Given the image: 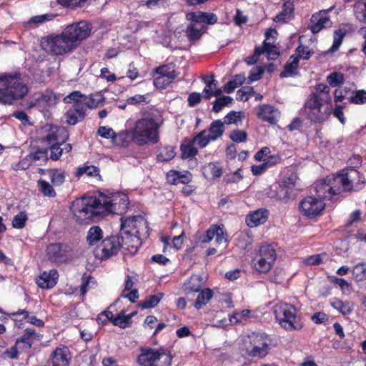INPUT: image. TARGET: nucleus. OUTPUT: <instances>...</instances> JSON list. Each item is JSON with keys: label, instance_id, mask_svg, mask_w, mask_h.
<instances>
[{"label": "nucleus", "instance_id": "423d86ee", "mask_svg": "<svg viewBox=\"0 0 366 366\" xmlns=\"http://www.w3.org/2000/svg\"><path fill=\"white\" fill-rule=\"evenodd\" d=\"M0 104H12L23 99L28 93V87L19 72L0 74Z\"/></svg>", "mask_w": 366, "mask_h": 366}, {"label": "nucleus", "instance_id": "7ed1b4c3", "mask_svg": "<svg viewBox=\"0 0 366 366\" xmlns=\"http://www.w3.org/2000/svg\"><path fill=\"white\" fill-rule=\"evenodd\" d=\"M164 122L162 112L150 109L144 117L136 122L131 132L132 140L139 146L158 143L160 139V128Z\"/></svg>", "mask_w": 366, "mask_h": 366}, {"label": "nucleus", "instance_id": "6e6d98bb", "mask_svg": "<svg viewBox=\"0 0 366 366\" xmlns=\"http://www.w3.org/2000/svg\"><path fill=\"white\" fill-rule=\"evenodd\" d=\"M352 276L356 282L363 281L366 279V266L365 263H358L353 267Z\"/></svg>", "mask_w": 366, "mask_h": 366}, {"label": "nucleus", "instance_id": "6ab92c4d", "mask_svg": "<svg viewBox=\"0 0 366 366\" xmlns=\"http://www.w3.org/2000/svg\"><path fill=\"white\" fill-rule=\"evenodd\" d=\"M121 248L131 254H135L142 245V238L130 232L121 227L119 232Z\"/></svg>", "mask_w": 366, "mask_h": 366}, {"label": "nucleus", "instance_id": "5701e85b", "mask_svg": "<svg viewBox=\"0 0 366 366\" xmlns=\"http://www.w3.org/2000/svg\"><path fill=\"white\" fill-rule=\"evenodd\" d=\"M278 109L273 105L264 104L258 106L257 117L263 122L275 124L277 122Z\"/></svg>", "mask_w": 366, "mask_h": 366}, {"label": "nucleus", "instance_id": "9b49d317", "mask_svg": "<svg viewBox=\"0 0 366 366\" xmlns=\"http://www.w3.org/2000/svg\"><path fill=\"white\" fill-rule=\"evenodd\" d=\"M42 337L43 335L34 328H25L11 346L14 360H18L21 354L30 352L34 345L40 342Z\"/></svg>", "mask_w": 366, "mask_h": 366}, {"label": "nucleus", "instance_id": "bb28decb", "mask_svg": "<svg viewBox=\"0 0 366 366\" xmlns=\"http://www.w3.org/2000/svg\"><path fill=\"white\" fill-rule=\"evenodd\" d=\"M202 173L207 180H215L222 176L223 168L218 162H209L202 166Z\"/></svg>", "mask_w": 366, "mask_h": 366}, {"label": "nucleus", "instance_id": "f704fd0d", "mask_svg": "<svg viewBox=\"0 0 366 366\" xmlns=\"http://www.w3.org/2000/svg\"><path fill=\"white\" fill-rule=\"evenodd\" d=\"M198 292L197 297L194 302V307L197 310H200L210 301L214 295V292L210 288H202Z\"/></svg>", "mask_w": 366, "mask_h": 366}, {"label": "nucleus", "instance_id": "ddd939ff", "mask_svg": "<svg viewBox=\"0 0 366 366\" xmlns=\"http://www.w3.org/2000/svg\"><path fill=\"white\" fill-rule=\"evenodd\" d=\"M277 259L276 249L272 244H263L254 259L255 269L259 273H267L273 267Z\"/></svg>", "mask_w": 366, "mask_h": 366}, {"label": "nucleus", "instance_id": "49530a36", "mask_svg": "<svg viewBox=\"0 0 366 366\" xmlns=\"http://www.w3.org/2000/svg\"><path fill=\"white\" fill-rule=\"evenodd\" d=\"M37 186L41 194L48 197H54L56 193L53 187L52 184H49L44 179H40L37 181Z\"/></svg>", "mask_w": 366, "mask_h": 366}, {"label": "nucleus", "instance_id": "cd10ccee", "mask_svg": "<svg viewBox=\"0 0 366 366\" xmlns=\"http://www.w3.org/2000/svg\"><path fill=\"white\" fill-rule=\"evenodd\" d=\"M300 74L299 61L297 57H295V54L290 56L288 61L284 66L283 70L280 74L281 79L287 77H294Z\"/></svg>", "mask_w": 366, "mask_h": 366}, {"label": "nucleus", "instance_id": "f8f14e48", "mask_svg": "<svg viewBox=\"0 0 366 366\" xmlns=\"http://www.w3.org/2000/svg\"><path fill=\"white\" fill-rule=\"evenodd\" d=\"M81 97V92L74 91L63 99L64 103L72 104V106L65 113L66 123L69 125L74 126L78 122L84 121L86 116L83 104L78 99Z\"/></svg>", "mask_w": 366, "mask_h": 366}, {"label": "nucleus", "instance_id": "ea45409f", "mask_svg": "<svg viewBox=\"0 0 366 366\" xmlns=\"http://www.w3.org/2000/svg\"><path fill=\"white\" fill-rule=\"evenodd\" d=\"M102 237L103 232L101 227L99 226H92L87 232L86 241L89 245L92 246L97 244Z\"/></svg>", "mask_w": 366, "mask_h": 366}, {"label": "nucleus", "instance_id": "a211bd4d", "mask_svg": "<svg viewBox=\"0 0 366 366\" xmlns=\"http://www.w3.org/2000/svg\"><path fill=\"white\" fill-rule=\"evenodd\" d=\"M48 259L56 264L66 262L70 256L69 247L63 243H51L46 247Z\"/></svg>", "mask_w": 366, "mask_h": 366}, {"label": "nucleus", "instance_id": "de8ad7c7", "mask_svg": "<svg viewBox=\"0 0 366 366\" xmlns=\"http://www.w3.org/2000/svg\"><path fill=\"white\" fill-rule=\"evenodd\" d=\"M244 117V113L242 111L236 112L231 111L228 114L225 115L223 119L222 122L225 124H236L238 125L239 123L242 122V120Z\"/></svg>", "mask_w": 366, "mask_h": 366}, {"label": "nucleus", "instance_id": "37998d69", "mask_svg": "<svg viewBox=\"0 0 366 366\" xmlns=\"http://www.w3.org/2000/svg\"><path fill=\"white\" fill-rule=\"evenodd\" d=\"M90 0H56L58 5L64 9H75L85 6Z\"/></svg>", "mask_w": 366, "mask_h": 366}, {"label": "nucleus", "instance_id": "09e8293b", "mask_svg": "<svg viewBox=\"0 0 366 366\" xmlns=\"http://www.w3.org/2000/svg\"><path fill=\"white\" fill-rule=\"evenodd\" d=\"M209 78L211 79L210 80L207 79H204L206 86L203 89V97L205 99H209L212 97V91L216 89L218 84V81L214 79L213 74H212Z\"/></svg>", "mask_w": 366, "mask_h": 366}, {"label": "nucleus", "instance_id": "4d7b16f0", "mask_svg": "<svg viewBox=\"0 0 366 366\" xmlns=\"http://www.w3.org/2000/svg\"><path fill=\"white\" fill-rule=\"evenodd\" d=\"M297 175L295 172H292L287 177H283L277 183L284 187L285 188L292 192L294 187H295Z\"/></svg>", "mask_w": 366, "mask_h": 366}, {"label": "nucleus", "instance_id": "0eeeda50", "mask_svg": "<svg viewBox=\"0 0 366 366\" xmlns=\"http://www.w3.org/2000/svg\"><path fill=\"white\" fill-rule=\"evenodd\" d=\"M275 320L286 331L300 330L304 327L303 322L297 316V308L291 304L279 302L274 306Z\"/></svg>", "mask_w": 366, "mask_h": 366}, {"label": "nucleus", "instance_id": "58836bf2", "mask_svg": "<svg viewBox=\"0 0 366 366\" xmlns=\"http://www.w3.org/2000/svg\"><path fill=\"white\" fill-rule=\"evenodd\" d=\"M245 80L246 78L244 74H235L232 76L231 80L224 84V91L228 94L232 93L237 87L242 86L245 82Z\"/></svg>", "mask_w": 366, "mask_h": 366}, {"label": "nucleus", "instance_id": "1a4fd4ad", "mask_svg": "<svg viewBox=\"0 0 366 366\" xmlns=\"http://www.w3.org/2000/svg\"><path fill=\"white\" fill-rule=\"evenodd\" d=\"M172 357L169 350L142 348L137 357V362L141 366H170Z\"/></svg>", "mask_w": 366, "mask_h": 366}, {"label": "nucleus", "instance_id": "20e7f679", "mask_svg": "<svg viewBox=\"0 0 366 366\" xmlns=\"http://www.w3.org/2000/svg\"><path fill=\"white\" fill-rule=\"evenodd\" d=\"M358 172L354 169L342 170L336 175L327 176L315 185V192L320 199H337L342 192L353 188V182Z\"/></svg>", "mask_w": 366, "mask_h": 366}, {"label": "nucleus", "instance_id": "680f3d73", "mask_svg": "<svg viewBox=\"0 0 366 366\" xmlns=\"http://www.w3.org/2000/svg\"><path fill=\"white\" fill-rule=\"evenodd\" d=\"M28 217L24 212H20L14 216L12 220V227L16 229H22L25 227Z\"/></svg>", "mask_w": 366, "mask_h": 366}, {"label": "nucleus", "instance_id": "473e14b6", "mask_svg": "<svg viewBox=\"0 0 366 366\" xmlns=\"http://www.w3.org/2000/svg\"><path fill=\"white\" fill-rule=\"evenodd\" d=\"M181 158L187 159L194 157L198 154V149L194 146V141L185 139L180 145Z\"/></svg>", "mask_w": 366, "mask_h": 366}, {"label": "nucleus", "instance_id": "4be33fe9", "mask_svg": "<svg viewBox=\"0 0 366 366\" xmlns=\"http://www.w3.org/2000/svg\"><path fill=\"white\" fill-rule=\"evenodd\" d=\"M206 280L200 275L193 274L187 278L182 285V290L186 295L197 293L204 288Z\"/></svg>", "mask_w": 366, "mask_h": 366}, {"label": "nucleus", "instance_id": "aec40b11", "mask_svg": "<svg viewBox=\"0 0 366 366\" xmlns=\"http://www.w3.org/2000/svg\"><path fill=\"white\" fill-rule=\"evenodd\" d=\"M332 24L327 11L322 10L312 15L309 28L312 34H317L322 29L330 27Z\"/></svg>", "mask_w": 366, "mask_h": 366}, {"label": "nucleus", "instance_id": "9d476101", "mask_svg": "<svg viewBox=\"0 0 366 366\" xmlns=\"http://www.w3.org/2000/svg\"><path fill=\"white\" fill-rule=\"evenodd\" d=\"M242 350L250 357H264L269 350L267 335L259 333L248 335L242 341Z\"/></svg>", "mask_w": 366, "mask_h": 366}, {"label": "nucleus", "instance_id": "72a5a7b5", "mask_svg": "<svg viewBox=\"0 0 366 366\" xmlns=\"http://www.w3.org/2000/svg\"><path fill=\"white\" fill-rule=\"evenodd\" d=\"M154 74L166 76L167 79L174 81L178 75L176 71V65L174 63H169L161 65L154 69Z\"/></svg>", "mask_w": 366, "mask_h": 366}, {"label": "nucleus", "instance_id": "a18cd8bd", "mask_svg": "<svg viewBox=\"0 0 366 366\" xmlns=\"http://www.w3.org/2000/svg\"><path fill=\"white\" fill-rule=\"evenodd\" d=\"M51 182L53 186L61 185L65 181V173L58 169H49L47 171Z\"/></svg>", "mask_w": 366, "mask_h": 366}, {"label": "nucleus", "instance_id": "79ce46f5", "mask_svg": "<svg viewBox=\"0 0 366 366\" xmlns=\"http://www.w3.org/2000/svg\"><path fill=\"white\" fill-rule=\"evenodd\" d=\"M217 232V229H213L212 225L205 232H197L195 234V241L197 243L206 244L210 242Z\"/></svg>", "mask_w": 366, "mask_h": 366}, {"label": "nucleus", "instance_id": "774afa93", "mask_svg": "<svg viewBox=\"0 0 366 366\" xmlns=\"http://www.w3.org/2000/svg\"><path fill=\"white\" fill-rule=\"evenodd\" d=\"M187 36L191 41H196L202 36L201 29L197 28L194 24H190L186 30Z\"/></svg>", "mask_w": 366, "mask_h": 366}, {"label": "nucleus", "instance_id": "603ef678", "mask_svg": "<svg viewBox=\"0 0 366 366\" xmlns=\"http://www.w3.org/2000/svg\"><path fill=\"white\" fill-rule=\"evenodd\" d=\"M233 99L229 96L217 97L213 102L212 111L219 113L225 106L232 104Z\"/></svg>", "mask_w": 366, "mask_h": 366}, {"label": "nucleus", "instance_id": "a878e982", "mask_svg": "<svg viewBox=\"0 0 366 366\" xmlns=\"http://www.w3.org/2000/svg\"><path fill=\"white\" fill-rule=\"evenodd\" d=\"M186 17L187 20L195 23L214 24L217 21V17L214 14L199 11L189 12L187 14Z\"/></svg>", "mask_w": 366, "mask_h": 366}, {"label": "nucleus", "instance_id": "c85d7f7f", "mask_svg": "<svg viewBox=\"0 0 366 366\" xmlns=\"http://www.w3.org/2000/svg\"><path fill=\"white\" fill-rule=\"evenodd\" d=\"M268 218L267 209H259L250 212L246 218V222L249 227H257L266 222Z\"/></svg>", "mask_w": 366, "mask_h": 366}, {"label": "nucleus", "instance_id": "f3484780", "mask_svg": "<svg viewBox=\"0 0 366 366\" xmlns=\"http://www.w3.org/2000/svg\"><path fill=\"white\" fill-rule=\"evenodd\" d=\"M121 227L141 238L149 235L147 222L142 217L133 216L126 219L122 217Z\"/></svg>", "mask_w": 366, "mask_h": 366}, {"label": "nucleus", "instance_id": "e433bc0d", "mask_svg": "<svg viewBox=\"0 0 366 366\" xmlns=\"http://www.w3.org/2000/svg\"><path fill=\"white\" fill-rule=\"evenodd\" d=\"M176 154V148L171 145H167L159 150V153L157 154V160L162 163L168 162L172 160Z\"/></svg>", "mask_w": 366, "mask_h": 366}, {"label": "nucleus", "instance_id": "412c9836", "mask_svg": "<svg viewBox=\"0 0 366 366\" xmlns=\"http://www.w3.org/2000/svg\"><path fill=\"white\" fill-rule=\"evenodd\" d=\"M59 279L58 271L51 269L49 272L44 271L36 279V283L38 287L42 290L52 289L57 284Z\"/></svg>", "mask_w": 366, "mask_h": 366}, {"label": "nucleus", "instance_id": "2eb2a0df", "mask_svg": "<svg viewBox=\"0 0 366 366\" xmlns=\"http://www.w3.org/2000/svg\"><path fill=\"white\" fill-rule=\"evenodd\" d=\"M121 245L119 234L107 237L97 246L94 250L95 255L102 260L107 259L118 254Z\"/></svg>", "mask_w": 366, "mask_h": 366}, {"label": "nucleus", "instance_id": "b1692460", "mask_svg": "<svg viewBox=\"0 0 366 366\" xmlns=\"http://www.w3.org/2000/svg\"><path fill=\"white\" fill-rule=\"evenodd\" d=\"M69 356V349L65 345H60L51 355V366H68L70 360Z\"/></svg>", "mask_w": 366, "mask_h": 366}, {"label": "nucleus", "instance_id": "5fc2aeb1", "mask_svg": "<svg viewBox=\"0 0 366 366\" xmlns=\"http://www.w3.org/2000/svg\"><path fill=\"white\" fill-rule=\"evenodd\" d=\"M346 32L345 30L342 29H337L334 32V39L333 43L331 47L329 49L330 52H335L338 50L340 45L342 43L344 36H345Z\"/></svg>", "mask_w": 366, "mask_h": 366}, {"label": "nucleus", "instance_id": "4468645a", "mask_svg": "<svg viewBox=\"0 0 366 366\" xmlns=\"http://www.w3.org/2000/svg\"><path fill=\"white\" fill-rule=\"evenodd\" d=\"M92 29V24L88 21L82 20L66 26L64 31L76 49L91 35Z\"/></svg>", "mask_w": 366, "mask_h": 366}, {"label": "nucleus", "instance_id": "052dcab7", "mask_svg": "<svg viewBox=\"0 0 366 366\" xmlns=\"http://www.w3.org/2000/svg\"><path fill=\"white\" fill-rule=\"evenodd\" d=\"M30 159L33 162L36 161L46 162L49 159L47 149H37L36 151L29 154Z\"/></svg>", "mask_w": 366, "mask_h": 366}, {"label": "nucleus", "instance_id": "bf43d9fd", "mask_svg": "<svg viewBox=\"0 0 366 366\" xmlns=\"http://www.w3.org/2000/svg\"><path fill=\"white\" fill-rule=\"evenodd\" d=\"M247 132L241 129H233L231 131L229 137L234 143H243L247 139Z\"/></svg>", "mask_w": 366, "mask_h": 366}, {"label": "nucleus", "instance_id": "393cba45", "mask_svg": "<svg viewBox=\"0 0 366 366\" xmlns=\"http://www.w3.org/2000/svg\"><path fill=\"white\" fill-rule=\"evenodd\" d=\"M266 195L270 199H275L285 203L292 199V192L277 182L269 186Z\"/></svg>", "mask_w": 366, "mask_h": 366}, {"label": "nucleus", "instance_id": "3c124183", "mask_svg": "<svg viewBox=\"0 0 366 366\" xmlns=\"http://www.w3.org/2000/svg\"><path fill=\"white\" fill-rule=\"evenodd\" d=\"M345 76L341 72L334 71L327 76V81L329 84L327 85L332 87L340 86L344 83Z\"/></svg>", "mask_w": 366, "mask_h": 366}, {"label": "nucleus", "instance_id": "6e6552de", "mask_svg": "<svg viewBox=\"0 0 366 366\" xmlns=\"http://www.w3.org/2000/svg\"><path fill=\"white\" fill-rule=\"evenodd\" d=\"M40 44L43 50L56 56H61L75 49L64 31L59 34H52L42 37Z\"/></svg>", "mask_w": 366, "mask_h": 366}, {"label": "nucleus", "instance_id": "c03bdc74", "mask_svg": "<svg viewBox=\"0 0 366 366\" xmlns=\"http://www.w3.org/2000/svg\"><path fill=\"white\" fill-rule=\"evenodd\" d=\"M90 0H56L58 5L64 9H75L85 6Z\"/></svg>", "mask_w": 366, "mask_h": 366}, {"label": "nucleus", "instance_id": "39448f33", "mask_svg": "<svg viewBox=\"0 0 366 366\" xmlns=\"http://www.w3.org/2000/svg\"><path fill=\"white\" fill-rule=\"evenodd\" d=\"M44 129L46 134L41 137V141L47 146V150H50L49 158L51 160L57 161L63 154H68L71 151L72 145L66 143L69 139V133L64 127L46 124Z\"/></svg>", "mask_w": 366, "mask_h": 366}, {"label": "nucleus", "instance_id": "a19ab883", "mask_svg": "<svg viewBox=\"0 0 366 366\" xmlns=\"http://www.w3.org/2000/svg\"><path fill=\"white\" fill-rule=\"evenodd\" d=\"M331 305L333 308L338 310L343 315H347L350 314L353 310V305L352 302L346 301L343 302L340 299H335L334 301L331 303Z\"/></svg>", "mask_w": 366, "mask_h": 366}, {"label": "nucleus", "instance_id": "dca6fc26", "mask_svg": "<svg viewBox=\"0 0 366 366\" xmlns=\"http://www.w3.org/2000/svg\"><path fill=\"white\" fill-rule=\"evenodd\" d=\"M325 207V203L314 196L305 197L300 203L301 213L307 217H315L322 214Z\"/></svg>", "mask_w": 366, "mask_h": 366}, {"label": "nucleus", "instance_id": "13d9d810", "mask_svg": "<svg viewBox=\"0 0 366 366\" xmlns=\"http://www.w3.org/2000/svg\"><path fill=\"white\" fill-rule=\"evenodd\" d=\"M297 175L295 172H292L287 177H283L277 183L284 187L285 188L292 192L294 187H295Z\"/></svg>", "mask_w": 366, "mask_h": 366}, {"label": "nucleus", "instance_id": "c9c22d12", "mask_svg": "<svg viewBox=\"0 0 366 366\" xmlns=\"http://www.w3.org/2000/svg\"><path fill=\"white\" fill-rule=\"evenodd\" d=\"M224 131V123L221 119H217L212 122L207 132H208L210 139L215 141L223 135Z\"/></svg>", "mask_w": 366, "mask_h": 366}, {"label": "nucleus", "instance_id": "7c9ffc66", "mask_svg": "<svg viewBox=\"0 0 366 366\" xmlns=\"http://www.w3.org/2000/svg\"><path fill=\"white\" fill-rule=\"evenodd\" d=\"M356 86L354 83H347L340 86L334 92V101L335 103L342 102L343 100H350L355 91Z\"/></svg>", "mask_w": 366, "mask_h": 366}, {"label": "nucleus", "instance_id": "338daca9", "mask_svg": "<svg viewBox=\"0 0 366 366\" xmlns=\"http://www.w3.org/2000/svg\"><path fill=\"white\" fill-rule=\"evenodd\" d=\"M243 179V175L242 174V169H237L234 172L227 174L224 177V182L226 184H232V183H238Z\"/></svg>", "mask_w": 366, "mask_h": 366}, {"label": "nucleus", "instance_id": "8fccbe9b", "mask_svg": "<svg viewBox=\"0 0 366 366\" xmlns=\"http://www.w3.org/2000/svg\"><path fill=\"white\" fill-rule=\"evenodd\" d=\"M210 138L207 130L204 129L195 134L191 140L194 141V144L197 143L200 148H204L209 144V142L212 141Z\"/></svg>", "mask_w": 366, "mask_h": 366}, {"label": "nucleus", "instance_id": "4c0bfd02", "mask_svg": "<svg viewBox=\"0 0 366 366\" xmlns=\"http://www.w3.org/2000/svg\"><path fill=\"white\" fill-rule=\"evenodd\" d=\"M163 292H158L157 294L149 295L146 298L139 302V307L141 309H150L156 307L161 300L164 297Z\"/></svg>", "mask_w": 366, "mask_h": 366}, {"label": "nucleus", "instance_id": "c756f323", "mask_svg": "<svg viewBox=\"0 0 366 366\" xmlns=\"http://www.w3.org/2000/svg\"><path fill=\"white\" fill-rule=\"evenodd\" d=\"M84 175H86L90 178H95L97 180H102L99 168L94 165L90 164L89 162L84 163L81 167H78L76 168L75 177L80 178Z\"/></svg>", "mask_w": 366, "mask_h": 366}, {"label": "nucleus", "instance_id": "e2e57ef3", "mask_svg": "<svg viewBox=\"0 0 366 366\" xmlns=\"http://www.w3.org/2000/svg\"><path fill=\"white\" fill-rule=\"evenodd\" d=\"M213 229H217V232L215 233L216 237V243L218 244H220L222 243H225L227 242V234L226 231L224 229V226L222 225H217V224H212Z\"/></svg>", "mask_w": 366, "mask_h": 366}, {"label": "nucleus", "instance_id": "2f4dec72", "mask_svg": "<svg viewBox=\"0 0 366 366\" xmlns=\"http://www.w3.org/2000/svg\"><path fill=\"white\" fill-rule=\"evenodd\" d=\"M294 17V4L291 1H286L282 11L273 19L277 23H286Z\"/></svg>", "mask_w": 366, "mask_h": 366}, {"label": "nucleus", "instance_id": "f03ea898", "mask_svg": "<svg viewBox=\"0 0 366 366\" xmlns=\"http://www.w3.org/2000/svg\"><path fill=\"white\" fill-rule=\"evenodd\" d=\"M75 220L79 224H89L109 214H117V203L112 197L102 192L84 195L76 199L70 207Z\"/></svg>", "mask_w": 366, "mask_h": 366}, {"label": "nucleus", "instance_id": "69168bd1", "mask_svg": "<svg viewBox=\"0 0 366 366\" xmlns=\"http://www.w3.org/2000/svg\"><path fill=\"white\" fill-rule=\"evenodd\" d=\"M56 16V14H44L41 15L32 16L29 21V24H43L46 21L53 20Z\"/></svg>", "mask_w": 366, "mask_h": 366}, {"label": "nucleus", "instance_id": "0e129e2a", "mask_svg": "<svg viewBox=\"0 0 366 366\" xmlns=\"http://www.w3.org/2000/svg\"><path fill=\"white\" fill-rule=\"evenodd\" d=\"M295 51L297 54H295V57H297L299 62L300 59H309L313 54V51L310 50L308 46L302 44L297 47Z\"/></svg>", "mask_w": 366, "mask_h": 366}, {"label": "nucleus", "instance_id": "f257e3e1", "mask_svg": "<svg viewBox=\"0 0 366 366\" xmlns=\"http://www.w3.org/2000/svg\"><path fill=\"white\" fill-rule=\"evenodd\" d=\"M315 92L311 93L304 104V109L308 119L312 122L322 124L332 114L342 124L345 123L343 107L336 103L332 107L330 88L324 83L317 84Z\"/></svg>", "mask_w": 366, "mask_h": 366}, {"label": "nucleus", "instance_id": "864d4df0", "mask_svg": "<svg viewBox=\"0 0 366 366\" xmlns=\"http://www.w3.org/2000/svg\"><path fill=\"white\" fill-rule=\"evenodd\" d=\"M81 97L78 98L79 101L83 104L84 110L86 112V109H96L103 102V99L97 100L92 97H87L81 93Z\"/></svg>", "mask_w": 366, "mask_h": 366}]
</instances>
